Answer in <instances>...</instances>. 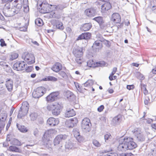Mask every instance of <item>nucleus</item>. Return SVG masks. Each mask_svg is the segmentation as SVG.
Returning <instances> with one entry per match:
<instances>
[{"label": "nucleus", "mask_w": 156, "mask_h": 156, "mask_svg": "<svg viewBox=\"0 0 156 156\" xmlns=\"http://www.w3.org/2000/svg\"><path fill=\"white\" fill-rule=\"evenodd\" d=\"M35 24L39 26H41L43 25V22L42 20L40 18L36 19L35 20Z\"/></svg>", "instance_id": "34"}, {"label": "nucleus", "mask_w": 156, "mask_h": 156, "mask_svg": "<svg viewBox=\"0 0 156 156\" xmlns=\"http://www.w3.org/2000/svg\"><path fill=\"white\" fill-rule=\"evenodd\" d=\"M17 126L19 130L21 132L25 133L27 131L26 128L24 126L19 125L18 124H17Z\"/></svg>", "instance_id": "32"}, {"label": "nucleus", "mask_w": 156, "mask_h": 156, "mask_svg": "<svg viewBox=\"0 0 156 156\" xmlns=\"http://www.w3.org/2000/svg\"><path fill=\"white\" fill-rule=\"evenodd\" d=\"M73 132L74 136L75 138L77 136H78L80 135L79 131L77 129H75L74 130H73Z\"/></svg>", "instance_id": "47"}, {"label": "nucleus", "mask_w": 156, "mask_h": 156, "mask_svg": "<svg viewBox=\"0 0 156 156\" xmlns=\"http://www.w3.org/2000/svg\"><path fill=\"white\" fill-rule=\"evenodd\" d=\"M76 139L77 140L78 142H82L84 140V138L82 136L80 135H79L78 136H77L76 138Z\"/></svg>", "instance_id": "46"}, {"label": "nucleus", "mask_w": 156, "mask_h": 156, "mask_svg": "<svg viewBox=\"0 0 156 156\" xmlns=\"http://www.w3.org/2000/svg\"><path fill=\"white\" fill-rule=\"evenodd\" d=\"M9 151L12 152H20L21 151V150L15 146H11L9 147Z\"/></svg>", "instance_id": "30"}, {"label": "nucleus", "mask_w": 156, "mask_h": 156, "mask_svg": "<svg viewBox=\"0 0 156 156\" xmlns=\"http://www.w3.org/2000/svg\"><path fill=\"white\" fill-rule=\"evenodd\" d=\"M18 57V54L16 53H12L10 56L9 59L11 61H12L16 59Z\"/></svg>", "instance_id": "33"}, {"label": "nucleus", "mask_w": 156, "mask_h": 156, "mask_svg": "<svg viewBox=\"0 0 156 156\" xmlns=\"http://www.w3.org/2000/svg\"><path fill=\"white\" fill-rule=\"evenodd\" d=\"M40 7L39 9H41L40 11L41 13H45L50 12V5L47 3H45L43 2L39 5Z\"/></svg>", "instance_id": "10"}, {"label": "nucleus", "mask_w": 156, "mask_h": 156, "mask_svg": "<svg viewBox=\"0 0 156 156\" xmlns=\"http://www.w3.org/2000/svg\"><path fill=\"white\" fill-rule=\"evenodd\" d=\"M120 115H118L114 118L113 119V121L114 122H115V124H117L119 123V122L120 120Z\"/></svg>", "instance_id": "42"}, {"label": "nucleus", "mask_w": 156, "mask_h": 156, "mask_svg": "<svg viewBox=\"0 0 156 156\" xmlns=\"http://www.w3.org/2000/svg\"><path fill=\"white\" fill-rule=\"evenodd\" d=\"M83 53V48L78 47L74 48L73 51V54L76 57H82Z\"/></svg>", "instance_id": "15"}, {"label": "nucleus", "mask_w": 156, "mask_h": 156, "mask_svg": "<svg viewBox=\"0 0 156 156\" xmlns=\"http://www.w3.org/2000/svg\"><path fill=\"white\" fill-rule=\"evenodd\" d=\"M84 39L88 40L90 38L91 36V33L89 32H85L83 33Z\"/></svg>", "instance_id": "38"}, {"label": "nucleus", "mask_w": 156, "mask_h": 156, "mask_svg": "<svg viewBox=\"0 0 156 156\" xmlns=\"http://www.w3.org/2000/svg\"><path fill=\"white\" fill-rule=\"evenodd\" d=\"M82 57H76L75 59L76 62L78 64H80L82 62V59L81 58Z\"/></svg>", "instance_id": "49"}, {"label": "nucleus", "mask_w": 156, "mask_h": 156, "mask_svg": "<svg viewBox=\"0 0 156 156\" xmlns=\"http://www.w3.org/2000/svg\"><path fill=\"white\" fill-rule=\"evenodd\" d=\"M83 33L78 36L76 39V40L78 41L80 40L84 39V38H83Z\"/></svg>", "instance_id": "60"}, {"label": "nucleus", "mask_w": 156, "mask_h": 156, "mask_svg": "<svg viewBox=\"0 0 156 156\" xmlns=\"http://www.w3.org/2000/svg\"><path fill=\"white\" fill-rule=\"evenodd\" d=\"M111 136L110 133L107 134L105 135L104 138L105 142H106L107 140H108L109 139H111Z\"/></svg>", "instance_id": "52"}, {"label": "nucleus", "mask_w": 156, "mask_h": 156, "mask_svg": "<svg viewBox=\"0 0 156 156\" xmlns=\"http://www.w3.org/2000/svg\"><path fill=\"white\" fill-rule=\"evenodd\" d=\"M33 134L35 136H37L39 134V131L37 128H35L33 130Z\"/></svg>", "instance_id": "54"}, {"label": "nucleus", "mask_w": 156, "mask_h": 156, "mask_svg": "<svg viewBox=\"0 0 156 156\" xmlns=\"http://www.w3.org/2000/svg\"><path fill=\"white\" fill-rule=\"evenodd\" d=\"M12 144L16 145H21L20 142L16 139H13Z\"/></svg>", "instance_id": "41"}, {"label": "nucleus", "mask_w": 156, "mask_h": 156, "mask_svg": "<svg viewBox=\"0 0 156 156\" xmlns=\"http://www.w3.org/2000/svg\"><path fill=\"white\" fill-rule=\"evenodd\" d=\"M6 87L8 90L10 91L12 89L13 82L12 80L10 79H9L6 81L5 84Z\"/></svg>", "instance_id": "24"}, {"label": "nucleus", "mask_w": 156, "mask_h": 156, "mask_svg": "<svg viewBox=\"0 0 156 156\" xmlns=\"http://www.w3.org/2000/svg\"><path fill=\"white\" fill-rule=\"evenodd\" d=\"M92 143L95 147H99L101 146V144L99 142L96 140H93Z\"/></svg>", "instance_id": "40"}, {"label": "nucleus", "mask_w": 156, "mask_h": 156, "mask_svg": "<svg viewBox=\"0 0 156 156\" xmlns=\"http://www.w3.org/2000/svg\"><path fill=\"white\" fill-rule=\"evenodd\" d=\"M27 65L24 61H17L13 65V68L17 71L23 70L27 67Z\"/></svg>", "instance_id": "8"}, {"label": "nucleus", "mask_w": 156, "mask_h": 156, "mask_svg": "<svg viewBox=\"0 0 156 156\" xmlns=\"http://www.w3.org/2000/svg\"><path fill=\"white\" fill-rule=\"evenodd\" d=\"M117 68L116 67H114L113 69V70L110 74L112 75H114L117 71Z\"/></svg>", "instance_id": "64"}, {"label": "nucleus", "mask_w": 156, "mask_h": 156, "mask_svg": "<svg viewBox=\"0 0 156 156\" xmlns=\"http://www.w3.org/2000/svg\"><path fill=\"white\" fill-rule=\"evenodd\" d=\"M94 20L96 21L99 24H101L103 22V18L101 16H98L97 17H95L93 19Z\"/></svg>", "instance_id": "35"}, {"label": "nucleus", "mask_w": 156, "mask_h": 156, "mask_svg": "<svg viewBox=\"0 0 156 156\" xmlns=\"http://www.w3.org/2000/svg\"><path fill=\"white\" fill-rule=\"evenodd\" d=\"M151 10L153 12L156 13V6L154 5V6H152L151 8Z\"/></svg>", "instance_id": "62"}, {"label": "nucleus", "mask_w": 156, "mask_h": 156, "mask_svg": "<svg viewBox=\"0 0 156 156\" xmlns=\"http://www.w3.org/2000/svg\"><path fill=\"white\" fill-rule=\"evenodd\" d=\"M65 96L70 101H73L75 99V96L70 91H67L65 94Z\"/></svg>", "instance_id": "23"}, {"label": "nucleus", "mask_w": 156, "mask_h": 156, "mask_svg": "<svg viewBox=\"0 0 156 156\" xmlns=\"http://www.w3.org/2000/svg\"><path fill=\"white\" fill-rule=\"evenodd\" d=\"M62 69L61 64L59 62L56 63L51 67V69L54 72H58Z\"/></svg>", "instance_id": "21"}, {"label": "nucleus", "mask_w": 156, "mask_h": 156, "mask_svg": "<svg viewBox=\"0 0 156 156\" xmlns=\"http://www.w3.org/2000/svg\"><path fill=\"white\" fill-rule=\"evenodd\" d=\"M117 148L119 151H125L128 150L126 143L125 142V137H122L120 139Z\"/></svg>", "instance_id": "9"}, {"label": "nucleus", "mask_w": 156, "mask_h": 156, "mask_svg": "<svg viewBox=\"0 0 156 156\" xmlns=\"http://www.w3.org/2000/svg\"><path fill=\"white\" fill-rule=\"evenodd\" d=\"M29 109V104L26 102H23L22 104V105L20 108L19 112L18 114L17 117L21 119L23 117L25 116L28 112Z\"/></svg>", "instance_id": "2"}, {"label": "nucleus", "mask_w": 156, "mask_h": 156, "mask_svg": "<svg viewBox=\"0 0 156 156\" xmlns=\"http://www.w3.org/2000/svg\"><path fill=\"white\" fill-rule=\"evenodd\" d=\"M37 114L35 112L31 113L30 115V119L32 121L35 120L37 117Z\"/></svg>", "instance_id": "36"}, {"label": "nucleus", "mask_w": 156, "mask_h": 156, "mask_svg": "<svg viewBox=\"0 0 156 156\" xmlns=\"http://www.w3.org/2000/svg\"><path fill=\"white\" fill-rule=\"evenodd\" d=\"M33 69V67L32 66H29L27 67L25 69H26V71L27 72H31L32 71Z\"/></svg>", "instance_id": "56"}, {"label": "nucleus", "mask_w": 156, "mask_h": 156, "mask_svg": "<svg viewBox=\"0 0 156 156\" xmlns=\"http://www.w3.org/2000/svg\"><path fill=\"white\" fill-rule=\"evenodd\" d=\"M77 122V119L76 117L70 119L66 122L68 123L67 126L69 128H73L76 124Z\"/></svg>", "instance_id": "17"}, {"label": "nucleus", "mask_w": 156, "mask_h": 156, "mask_svg": "<svg viewBox=\"0 0 156 156\" xmlns=\"http://www.w3.org/2000/svg\"><path fill=\"white\" fill-rule=\"evenodd\" d=\"M67 136L66 135H59L57 136L54 140V144L56 145L59 144L62 140H65L67 138Z\"/></svg>", "instance_id": "12"}, {"label": "nucleus", "mask_w": 156, "mask_h": 156, "mask_svg": "<svg viewBox=\"0 0 156 156\" xmlns=\"http://www.w3.org/2000/svg\"><path fill=\"white\" fill-rule=\"evenodd\" d=\"M86 14L88 16H94L95 15V11L93 8H90L86 9L85 11Z\"/></svg>", "instance_id": "20"}, {"label": "nucleus", "mask_w": 156, "mask_h": 156, "mask_svg": "<svg viewBox=\"0 0 156 156\" xmlns=\"http://www.w3.org/2000/svg\"><path fill=\"white\" fill-rule=\"evenodd\" d=\"M132 154L131 153H123L121 154L120 156H131Z\"/></svg>", "instance_id": "58"}, {"label": "nucleus", "mask_w": 156, "mask_h": 156, "mask_svg": "<svg viewBox=\"0 0 156 156\" xmlns=\"http://www.w3.org/2000/svg\"><path fill=\"white\" fill-rule=\"evenodd\" d=\"M104 108V107L103 105H101L98 108V110L99 112H102Z\"/></svg>", "instance_id": "59"}, {"label": "nucleus", "mask_w": 156, "mask_h": 156, "mask_svg": "<svg viewBox=\"0 0 156 156\" xmlns=\"http://www.w3.org/2000/svg\"><path fill=\"white\" fill-rule=\"evenodd\" d=\"M111 19L114 22L118 24L117 26L118 29L121 28L123 26V23H120L121 21V17L118 13H113L112 15Z\"/></svg>", "instance_id": "7"}, {"label": "nucleus", "mask_w": 156, "mask_h": 156, "mask_svg": "<svg viewBox=\"0 0 156 156\" xmlns=\"http://www.w3.org/2000/svg\"><path fill=\"white\" fill-rule=\"evenodd\" d=\"M55 25L57 28L62 30L64 28L63 23L58 20H55Z\"/></svg>", "instance_id": "26"}, {"label": "nucleus", "mask_w": 156, "mask_h": 156, "mask_svg": "<svg viewBox=\"0 0 156 156\" xmlns=\"http://www.w3.org/2000/svg\"><path fill=\"white\" fill-rule=\"evenodd\" d=\"M57 6L55 5H50V12L56 10Z\"/></svg>", "instance_id": "51"}, {"label": "nucleus", "mask_w": 156, "mask_h": 156, "mask_svg": "<svg viewBox=\"0 0 156 156\" xmlns=\"http://www.w3.org/2000/svg\"><path fill=\"white\" fill-rule=\"evenodd\" d=\"M62 77L64 78H66L67 77V75L65 72L63 71H60L58 73Z\"/></svg>", "instance_id": "48"}, {"label": "nucleus", "mask_w": 156, "mask_h": 156, "mask_svg": "<svg viewBox=\"0 0 156 156\" xmlns=\"http://www.w3.org/2000/svg\"><path fill=\"white\" fill-rule=\"evenodd\" d=\"M125 139L128 150H133L137 147V144L133 141L132 138L125 137Z\"/></svg>", "instance_id": "6"}, {"label": "nucleus", "mask_w": 156, "mask_h": 156, "mask_svg": "<svg viewBox=\"0 0 156 156\" xmlns=\"http://www.w3.org/2000/svg\"><path fill=\"white\" fill-rule=\"evenodd\" d=\"M91 124L89 118H85L83 119L81 127L83 131L86 132H89L91 130Z\"/></svg>", "instance_id": "4"}, {"label": "nucleus", "mask_w": 156, "mask_h": 156, "mask_svg": "<svg viewBox=\"0 0 156 156\" xmlns=\"http://www.w3.org/2000/svg\"><path fill=\"white\" fill-rule=\"evenodd\" d=\"M87 65L90 67H96L101 66V64L99 62H94L92 60H90L87 62Z\"/></svg>", "instance_id": "18"}, {"label": "nucleus", "mask_w": 156, "mask_h": 156, "mask_svg": "<svg viewBox=\"0 0 156 156\" xmlns=\"http://www.w3.org/2000/svg\"><path fill=\"white\" fill-rule=\"evenodd\" d=\"M60 15L55 14V12H52L50 13V17L54 18L57 19H59L60 18Z\"/></svg>", "instance_id": "44"}, {"label": "nucleus", "mask_w": 156, "mask_h": 156, "mask_svg": "<svg viewBox=\"0 0 156 156\" xmlns=\"http://www.w3.org/2000/svg\"><path fill=\"white\" fill-rule=\"evenodd\" d=\"M112 8V5L110 2L105 3L101 5V12H105L106 11Z\"/></svg>", "instance_id": "19"}, {"label": "nucleus", "mask_w": 156, "mask_h": 156, "mask_svg": "<svg viewBox=\"0 0 156 156\" xmlns=\"http://www.w3.org/2000/svg\"><path fill=\"white\" fill-rule=\"evenodd\" d=\"M67 136L66 135H59L57 136L54 140V144L56 145L59 144L62 140H65L67 138Z\"/></svg>", "instance_id": "13"}, {"label": "nucleus", "mask_w": 156, "mask_h": 156, "mask_svg": "<svg viewBox=\"0 0 156 156\" xmlns=\"http://www.w3.org/2000/svg\"><path fill=\"white\" fill-rule=\"evenodd\" d=\"M48 81L55 82L57 81V79L56 78L52 76H48Z\"/></svg>", "instance_id": "43"}, {"label": "nucleus", "mask_w": 156, "mask_h": 156, "mask_svg": "<svg viewBox=\"0 0 156 156\" xmlns=\"http://www.w3.org/2000/svg\"><path fill=\"white\" fill-rule=\"evenodd\" d=\"M92 26L90 23H85L83 26L82 30L85 31H88L91 28Z\"/></svg>", "instance_id": "27"}, {"label": "nucleus", "mask_w": 156, "mask_h": 156, "mask_svg": "<svg viewBox=\"0 0 156 156\" xmlns=\"http://www.w3.org/2000/svg\"><path fill=\"white\" fill-rule=\"evenodd\" d=\"M134 88V86L133 85H127L126 86V88L129 90L133 89Z\"/></svg>", "instance_id": "57"}, {"label": "nucleus", "mask_w": 156, "mask_h": 156, "mask_svg": "<svg viewBox=\"0 0 156 156\" xmlns=\"http://www.w3.org/2000/svg\"><path fill=\"white\" fill-rule=\"evenodd\" d=\"M59 94L58 91L52 92L46 97V100L48 102H51L55 100Z\"/></svg>", "instance_id": "11"}, {"label": "nucleus", "mask_w": 156, "mask_h": 156, "mask_svg": "<svg viewBox=\"0 0 156 156\" xmlns=\"http://www.w3.org/2000/svg\"><path fill=\"white\" fill-rule=\"evenodd\" d=\"M27 28L26 27L23 26L22 27H19V30L21 31H25L27 30Z\"/></svg>", "instance_id": "61"}, {"label": "nucleus", "mask_w": 156, "mask_h": 156, "mask_svg": "<svg viewBox=\"0 0 156 156\" xmlns=\"http://www.w3.org/2000/svg\"><path fill=\"white\" fill-rule=\"evenodd\" d=\"M0 42H1L0 45L2 47H3L6 45V44L5 43V41L3 39H1L0 40Z\"/></svg>", "instance_id": "55"}, {"label": "nucleus", "mask_w": 156, "mask_h": 156, "mask_svg": "<svg viewBox=\"0 0 156 156\" xmlns=\"http://www.w3.org/2000/svg\"><path fill=\"white\" fill-rule=\"evenodd\" d=\"M22 57L28 64L30 65L35 62V57L32 54L25 52L22 55Z\"/></svg>", "instance_id": "5"}, {"label": "nucleus", "mask_w": 156, "mask_h": 156, "mask_svg": "<svg viewBox=\"0 0 156 156\" xmlns=\"http://www.w3.org/2000/svg\"><path fill=\"white\" fill-rule=\"evenodd\" d=\"M52 144V142L50 140H48L47 142L44 144H46L47 145L46 147H48L49 148L51 147L52 146L51 144Z\"/></svg>", "instance_id": "53"}, {"label": "nucleus", "mask_w": 156, "mask_h": 156, "mask_svg": "<svg viewBox=\"0 0 156 156\" xmlns=\"http://www.w3.org/2000/svg\"><path fill=\"white\" fill-rule=\"evenodd\" d=\"M7 116V115L6 113H2L0 115V121L2 122V124L5 123V121L6 120Z\"/></svg>", "instance_id": "29"}, {"label": "nucleus", "mask_w": 156, "mask_h": 156, "mask_svg": "<svg viewBox=\"0 0 156 156\" xmlns=\"http://www.w3.org/2000/svg\"><path fill=\"white\" fill-rule=\"evenodd\" d=\"M65 147L68 149H72L74 148H76V146L75 144L71 141L67 143L65 145Z\"/></svg>", "instance_id": "28"}, {"label": "nucleus", "mask_w": 156, "mask_h": 156, "mask_svg": "<svg viewBox=\"0 0 156 156\" xmlns=\"http://www.w3.org/2000/svg\"><path fill=\"white\" fill-rule=\"evenodd\" d=\"M9 5V4H6L3 9V13L7 17H11L17 14L22 7V5L20 4H17L12 8H10Z\"/></svg>", "instance_id": "1"}, {"label": "nucleus", "mask_w": 156, "mask_h": 156, "mask_svg": "<svg viewBox=\"0 0 156 156\" xmlns=\"http://www.w3.org/2000/svg\"><path fill=\"white\" fill-rule=\"evenodd\" d=\"M36 90L40 96H42L46 93V89L44 87H41L37 88Z\"/></svg>", "instance_id": "25"}, {"label": "nucleus", "mask_w": 156, "mask_h": 156, "mask_svg": "<svg viewBox=\"0 0 156 156\" xmlns=\"http://www.w3.org/2000/svg\"><path fill=\"white\" fill-rule=\"evenodd\" d=\"M75 115V112L73 109L69 108L66 110L65 116L66 117L69 118L74 116Z\"/></svg>", "instance_id": "22"}, {"label": "nucleus", "mask_w": 156, "mask_h": 156, "mask_svg": "<svg viewBox=\"0 0 156 156\" xmlns=\"http://www.w3.org/2000/svg\"><path fill=\"white\" fill-rule=\"evenodd\" d=\"M94 81L93 80H88L84 83V85L85 87H87L88 86H92L94 83Z\"/></svg>", "instance_id": "37"}, {"label": "nucleus", "mask_w": 156, "mask_h": 156, "mask_svg": "<svg viewBox=\"0 0 156 156\" xmlns=\"http://www.w3.org/2000/svg\"><path fill=\"white\" fill-rule=\"evenodd\" d=\"M97 37L98 39L97 41H98L99 42H103L105 39L100 34H98Z\"/></svg>", "instance_id": "50"}, {"label": "nucleus", "mask_w": 156, "mask_h": 156, "mask_svg": "<svg viewBox=\"0 0 156 156\" xmlns=\"http://www.w3.org/2000/svg\"><path fill=\"white\" fill-rule=\"evenodd\" d=\"M55 105V103L53 104H47L46 107L48 111H52Z\"/></svg>", "instance_id": "39"}, {"label": "nucleus", "mask_w": 156, "mask_h": 156, "mask_svg": "<svg viewBox=\"0 0 156 156\" xmlns=\"http://www.w3.org/2000/svg\"><path fill=\"white\" fill-rule=\"evenodd\" d=\"M32 96L34 98H39L41 97V96H40L39 94L37 92V90H36L35 91H34L32 93Z\"/></svg>", "instance_id": "45"}, {"label": "nucleus", "mask_w": 156, "mask_h": 156, "mask_svg": "<svg viewBox=\"0 0 156 156\" xmlns=\"http://www.w3.org/2000/svg\"><path fill=\"white\" fill-rule=\"evenodd\" d=\"M59 122V121L57 119H55L53 117H50L47 121V124L51 126H55L57 125Z\"/></svg>", "instance_id": "16"}, {"label": "nucleus", "mask_w": 156, "mask_h": 156, "mask_svg": "<svg viewBox=\"0 0 156 156\" xmlns=\"http://www.w3.org/2000/svg\"><path fill=\"white\" fill-rule=\"evenodd\" d=\"M62 108V106L60 104L58 103H55L54 108L53 109L52 112L53 115H59L60 112Z\"/></svg>", "instance_id": "14"}, {"label": "nucleus", "mask_w": 156, "mask_h": 156, "mask_svg": "<svg viewBox=\"0 0 156 156\" xmlns=\"http://www.w3.org/2000/svg\"><path fill=\"white\" fill-rule=\"evenodd\" d=\"M103 42L105 44L106 46H107L108 47L110 46V45L109 44V42L108 41L106 40L105 39H104V41H103Z\"/></svg>", "instance_id": "63"}, {"label": "nucleus", "mask_w": 156, "mask_h": 156, "mask_svg": "<svg viewBox=\"0 0 156 156\" xmlns=\"http://www.w3.org/2000/svg\"><path fill=\"white\" fill-rule=\"evenodd\" d=\"M102 46V44H101L98 41H95L93 44V47L95 48L96 49H99L101 48Z\"/></svg>", "instance_id": "31"}, {"label": "nucleus", "mask_w": 156, "mask_h": 156, "mask_svg": "<svg viewBox=\"0 0 156 156\" xmlns=\"http://www.w3.org/2000/svg\"><path fill=\"white\" fill-rule=\"evenodd\" d=\"M134 135L133 139L137 141L142 142L145 140V136L138 128L135 129L133 131Z\"/></svg>", "instance_id": "3"}]
</instances>
